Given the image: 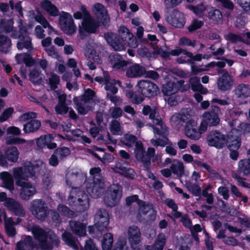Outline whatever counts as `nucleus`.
<instances>
[{"label": "nucleus", "mask_w": 250, "mask_h": 250, "mask_svg": "<svg viewBox=\"0 0 250 250\" xmlns=\"http://www.w3.org/2000/svg\"><path fill=\"white\" fill-rule=\"evenodd\" d=\"M105 39L115 50H123L127 47L136 48L138 46V40L134 35L125 26L120 27L119 35L113 33L104 34Z\"/></svg>", "instance_id": "f257e3e1"}, {"label": "nucleus", "mask_w": 250, "mask_h": 250, "mask_svg": "<svg viewBox=\"0 0 250 250\" xmlns=\"http://www.w3.org/2000/svg\"><path fill=\"white\" fill-rule=\"evenodd\" d=\"M93 11L97 21H95L90 17L83 18L82 22L83 29L90 34L95 33L100 26L108 27L110 21L107 10L102 3H95Z\"/></svg>", "instance_id": "f03ea898"}, {"label": "nucleus", "mask_w": 250, "mask_h": 250, "mask_svg": "<svg viewBox=\"0 0 250 250\" xmlns=\"http://www.w3.org/2000/svg\"><path fill=\"white\" fill-rule=\"evenodd\" d=\"M68 201L72 208L76 212H83L89 208V203L88 195L84 190H82L80 188H72Z\"/></svg>", "instance_id": "7ed1b4c3"}, {"label": "nucleus", "mask_w": 250, "mask_h": 250, "mask_svg": "<svg viewBox=\"0 0 250 250\" xmlns=\"http://www.w3.org/2000/svg\"><path fill=\"white\" fill-rule=\"evenodd\" d=\"M12 37L18 39L17 47L19 50L25 48L29 51L33 49L32 39L29 36L28 30L24 26H21L18 31L14 30L12 34Z\"/></svg>", "instance_id": "20e7f679"}, {"label": "nucleus", "mask_w": 250, "mask_h": 250, "mask_svg": "<svg viewBox=\"0 0 250 250\" xmlns=\"http://www.w3.org/2000/svg\"><path fill=\"white\" fill-rule=\"evenodd\" d=\"M123 188L119 184H113L107 188L104 197L105 204L109 207L117 206L122 196Z\"/></svg>", "instance_id": "39448f33"}, {"label": "nucleus", "mask_w": 250, "mask_h": 250, "mask_svg": "<svg viewBox=\"0 0 250 250\" xmlns=\"http://www.w3.org/2000/svg\"><path fill=\"white\" fill-rule=\"evenodd\" d=\"M59 24L61 30L67 35H72L76 31L77 27L72 15L68 12H62L59 16Z\"/></svg>", "instance_id": "423d86ee"}, {"label": "nucleus", "mask_w": 250, "mask_h": 250, "mask_svg": "<svg viewBox=\"0 0 250 250\" xmlns=\"http://www.w3.org/2000/svg\"><path fill=\"white\" fill-rule=\"evenodd\" d=\"M30 210L36 219L42 221L45 220L49 213L46 204L42 199L33 200L30 204Z\"/></svg>", "instance_id": "0eeeda50"}, {"label": "nucleus", "mask_w": 250, "mask_h": 250, "mask_svg": "<svg viewBox=\"0 0 250 250\" xmlns=\"http://www.w3.org/2000/svg\"><path fill=\"white\" fill-rule=\"evenodd\" d=\"M138 91L146 98H152L156 96L159 92L158 86L150 81L141 80L137 84Z\"/></svg>", "instance_id": "6e6552de"}, {"label": "nucleus", "mask_w": 250, "mask_h": 250, "mask_svg": "<svg viewBox=\"0 0 250 250\" xmlns=\"http://www.w3.org/2000/svg\"><path fill=\"white\" fill-rule=\"evenodd\" d=\"M138 205L139 210L136 217L138 221H142L143 219L142 215H146L149 212H150V214L148 216V220L154 221L156 219L157 211L152 203L144 201H139L138 202Z\"/></svg>", "instance_id": "1a4fd4ad"}, {"label": "nucleus", "mask_w": 250, "mask_h": 250, "mask_svg": "<svg viewBox=\"0 0 250 250\" xmlns=\"http://www.w3.org/2000/svg\"><path fill=\"white\" fill-rule=\"evenodd\" d=\"M165 17L167 22L176 28H183L185 24L186 20L184 15L177 9L168 11Z\"/></svg>", "instance_id": "9d476101"}, {"label": "nucleus", "mask_w": 250, "mask_h": 250, "mask_svg": "<svg viewBox=\"0 0 250 250\" xmlns=\"http://www.w3.org/2000/svg\"><path fill=\"white\" fill-rule=\"evenodd\" d=\"M208 145L218 149L223 148L228 143L226 136L217 130L211 131L207 136Z\"/></svg>", "instance_id": "9b49d317"}, {"label": "nucleus", "mask_w": 250, "mask_h": 250, "mask_svg": "<svg viewBox=\"0 0 250 250\" xmlns=\"http://www.w3.org/2000/svg\"><path fill=\"white\" fill-rule=\"evenodd\" d=\"M19 151L16 146H9L3 154L0 151V166L7 167V161L15 163L17 162L19 157Z\"/></svg>", "instance_id": "f8f14e48"}, {"label": "nucleus", "mask_w": 250, "mask_h": 250, "mask_svg": "<svg viewBox=\"0 0 250 250\" xmlns=\"http://www.w3.org/2000/svg\"><path fill=\"white\" fill-rule=\"evenodd\" d=\"M127 238L130 247L133 250H140L141 242V232L139 228L135 225L129 227L127 230Z\"/></svg>", "instance_id": "ddd939ff"}, {"label": "nucleus", "mask_w": 250, "mask_h": 250, "mask_svg": "<svg viewBox=\"0 0 250 250\" xmlns=\"http://www.w3.org/2000/svg\"><path fill=\"white\" fill-rule=\"evenodd\" d=\"M95 221L96 230L102 235V232L107 229L109 223L108 212L105 209H100L95 216Z\"/></svg>", "instance_id": "4468645a"}, {"label": "nucleus", "mask_w": 250, "mask_h": 250, "mask_svg": "<svg viewBox=\"0 0 250 250\" xmlns=\"http://www.w3.org/2000/svg\"><path fill=\"white\" fill-rule=\"evenodd\" d=\"M86 190L93 198L96 199L101 196L104 190L102 179L98 178L97 181L93 180L91 183L87 182L86 184Z\"/></svg>", "instance_id": "2eb2a0df"}, {"label": "nucleus", "mask_w": 250, "mask_h": 250, "mask_svg": "<svg viewBox=\"0 0 250 250\" xmlns=\"http://www.w3.org/2000/svg\"><path fill=\"white\" fill-rule=\"evenodd\" d=\"M222 76L218 79L217 86L221 90L225 91L231 89L233 84V80L227 69H218L217 70Z\"/></svg>", "instance_id": "dca6fc26"}, {"label": "nucleus", "mask_w": 250, "mask_h": 250, "mask_svg": "<svg viewBox=\"0 0 250 250\" xmlns=\"http://www.w3.org/2000/svg\"><path fill=\"white\" fill-rule=\"evenodd\" d=\"M221 112L219 106L212 105L209 111L206 112L203 117L209 126H216L219 124V114Z\"/></svg>", "instance_id": "f3484780"}, {"label": "nucleus", "mask_w": 250, "mask_h": 250, "mask_svg": "<svg viewBox=\"0 0 250 250\" xmlns=\"http://www.w3.org/2000/svg\"><path fill=\"white\" fill-rule=\"evenodd\" d=\"M185 134L187 137L192 140H198L201 138V133L198 130V124L196 121L193 119L188 121L185 127Z\"/></svg>", "instance_id": "a211bd4d"}, {"label": "nucleus", "mask_w": 250, "mask_h": 250, "mask_svg": "<svg viewBox=\"0 0 250 250\" xmlns=\"http://www.w3.org/2000/svg\"><path fill=\"white\" fill-rule=\"evenodd\" d=\"M4 205L16 216L24 217L25 215V212L21 204L12 198L8 197L6 203H4Z\"/></svg>", "instance_id": "6ab92c4d"}, {"label": "nucleus", "mask_w": 250, "mask_h": 250, "mask_svg": "<svg viewBox=\"0 0 250 250\" xmlns=\"http://www.w3.org/2000/svg\"><path fill=\"white\" fill-rule=\"evenodd\" d=\"M108 58L114 69L124 70L127 64V62L118 53H111Z\"/></svg>", "instance_id": "aec40b11"}, {"label": "nucleus", "mask_w": 250, "mask_h": 250, "mask_svg": "<svg viewBox=\"0 0 250 250\" xmlns=\"http://www.w3.org/2000/svg\"><path fill=\"white\" fill-rule=\"evenodd\" d=\"M18 186L21 187L20 191V196L23 200H29L36 192L35 187L29 182H23Z\"/></svg>", "instance_id": "412c9836"}, {"label": "nucleus", "mask_w": 250, "mask_h": 250, "mask_svg": "<svg viewBox=\"0 0 250 250\" xmlns=\"http://www.w3.org/2000/svg\"><path fill=\"white\" fill-rule=\"evenodd\" d=\"M182 81L172 82L171 81L167 82L164 84L162 88V92L164 96H169L176 94L179 90V87Z\"/></svg>", "instance_id": "4be33fe9"}, {"label": "nucleus", "mask_w": 250, "mask_h": 250, "mask_svg": "<svg viewBox=\"0 0 250 250\" xmlns=\"http://www.w3.org/2000/svg\"><path fill=\"white\" fill-rule=\"evenodd\" d=\"M32 232L35 239L39 241V245L42 249L43 246L46 245L45 241L47 238L48 232H47L39 226L34 227L32 228Z\"/></svg>", "instance_id": "5701e85b"}, {"label": "nucleus", "mask_w": 250, "mask_h": 250, "mask_svg": "<svg viewBox=\"0 0 250 250\" xmlns=\"http://www.w3.org/2000/svg\"><path fill=\"white\" fill-rule=\"evenodd\" d=\"M146 72L145 67L135 63L130 66L126 71V76L128 78H137L144 76Z\"/></svg>", "instance_id": "b1692460"}, {"label": "nucleus", "mask_w": 250, "mask_h": 250, "mask_svg": "<svg viewBox=\"0 0 250 250\" xmlns=\"http://www.w3.org/2000/svg\"><path fill=\"white\" fill-rule=\"evenodd\" d=\"M166 243V236L163 233H160L153 244L147 245V250H163Z\"/></svg>", "instance_id": "393cba45"}, {"label": "nucleus", "mask_w": 250, "mask_h": 250, "mask_svg": "<svg viewBox=\"0 0 250 250\" xmlns=\"http://www.w3.org/2000/svg\"><path fill=\"white\" fill-rule=\"evenodd\" d=\"M236 174L247 176L250 174V160L244 159L240 160L238 164Z\"/></svg>", "instance_id": "a878e982"}, {"label": "nucleus", "mask_w": 250, "mask_h": 250, "mask_svg": "<svg viewBox=\"0 0 250 250\" xmlns=\"http://www.w3.org/2000/svg\"><path fill=\"white\" fill-rule=\"evenodd\" d=\"M41 125L40 121L34 119L28 121L23 125V130L25 133H34L40 129Z\"/></svg>", "instance_id": "bb28decb"}, {"label": "nucleus", "mask_w": 250, "mask_h": 250, "mask_svg": "<svg viewBox=\"0 0 250 250\" xmlns=\"http://www.w3.org/2000/svg\"><path fill=\"white\" fill-rule=\"evenodd\" d=\"M41 6L49 16L57 17L59 15V9L50 0H42L41 2Z\"/></svg>", "instance_id": "cd10ccee"}, {"label": "nucleus", "mask_w": 250, "mask_h": 250, "mask_svg": "<svg viewBox=\"0 0 250 250\" xmlns=\"http://www.w3.org/2000/svg\"><path fill=\"white\" fill-rule=\"evenodd\" d=\"M73 232L79 236L85 235L86 232V226L85 224L79 221H74L70 223Z\"/></svg>", "instance_id": "c85d7f7f"}, {"label": "nucleus", "mask_w": 250, "mask_h": 250, "mask_svg": "<svg viewBox=\"0 0 250 250\" xmlns=\"http://www.w3.org/2000/svg\"><path fill=\"white\" fill-rule=\"evenodd\" d=\"M0 176L3 187L10 191H12L14 188V180L11 175L8 172H2L0 174Z\"/></svg>", "instance_id": "c756f323"}, {"label": "nucleus", "mask_w": 250, "mask_h": 250, "mask_svg": "<svg viewBox=\"0 0 250 250\" xmlns=\"http://www.w3.org/2000/svg\"><path fill=\"white\" fill-rule=\"evenodd\" d=\"M62 239L65 244L73 250H79V247L77 244V240L71 233L64 231L62 234Z\"/></svg>", "instance_id": "7c9ffc66"}, {"label": "nucleus", "mask_w": 250, "mask_h": 250, "mask_svg": "<svg viewBox=\"0 0 250 250\" xmlns=\"http://www.w3.org/2000/svg\"><path fill=\"white\" fill-rule=\"evenodd\" d=\"M60 241L56 234H49L48 233L47 238L45 241V246H43L42 249L44 250H52L54 247H58Z\"/></svg>", "instance_id": "2f4dec72"}, {"label": "nucleus", "mask_w": 250, "mask_h": 250, "mask_svg": "<svg viewBox=\"0 0 250 250\" xmlns=\"http://www.w3.org/2000/svg\"><path fill=\"white\" fill-rule=\"evenodd\" d=\"M13 176L16 180V184L17 186L25 182L23 180H26L27 179V174H26L24 168L21 167H18L14 169Z\"/></svg>", "instance_id": "473e14b6"}, {"label": "nucleus", "mask_w": 250, "mask_h": 250, "mask_svg": "<svg viewBox=\"0 0 250 250\" xmlns=\"http://www.w3.org/2000/svg\"><path fill=\"white\" fill-rule=\"evenodd\" d=\"M11 41L7 36L0 35V51L2 53H8L11 46Z\"/></svg>", "instance_id": "72a5a7b5"}, {"label": "nucleus", "mask_w": 250, "mask_h": 250, "mask_svg": "<svg viewBox=\"0 0 250 250\" xmlns=\"http://www.w3.org/2000/svg\"><path fill=\"white\" fill-rule=\"evenodd\" d=\"M113 234L109 232L104 234L101 243L103 250H111L113 246Z\"/></svg>", "instance_id": "f704fd0d"}, {"label": "nucleus", "mask_w": 250, "mask_h": 250, "mask_svg": "<svg viewBox=\"0 0 250 250\" xmlns=\"http://www.w3.org/2000/svg\"><path fill=\"white\" fill-rule=\"evenodd\" d=\"M229 144L228 147L229 149H238L241 146V137L239 136H233L230 135L228 136V142Z\"/></svg>", "instance_id": "c9c22d12"}, {"label": "nucleus", "mask_w": 250, "mask_h": 250, "mask_svg": "<svg viewBox=\"0 0 250 250\" xmlns=\"http://www.w3.org/2000/svg\"><path fill=\"white\" fill-rule=\"evenodd\" d=\"M186 7L192 11L196 16L199 17L202 16L206 10V7L203 3H201L196 5L187 4L186 5Z\"/></svg>", "instance_id": "e433bc0d"}, {"label": "nucleus", "mask_w": 250, "mask_h": 250, "mask_svg": "<svg viewBox=\"0 0 250 250\" xmlns=\"http://www.w3.org/2000/svg\"><path fill=\"white\" fill-rule=\"evenodd\" d=\"M126 95L130 100L132 103L134 104H140L145 99L144 98L140 95L136 93L132 90H128L126 91Z\"/></svg>", "instance_id": "4c0bfd02"}, {"label": "nucleus", "mask_w": 250, "mask_h": 250, "mask_svg": "<svg viewBox=\"0 0 250 250\" xmlns=\"http://www.w3.org/2000/svg\"><path fill=\"white\" fill-rule=\"evenodd\" d=\"M53 139L51 134L42 135L36 140V144L41 148H44L47 142H51Z\"/></svg>", "instance_id": "58836bf2"}, {"label": "nucleus", "mask_w": 250, "mask_h": 250, "mask_svg": "<svg viewBox=\"0 0 250 250\" xmlns=\"http://www.w3.org/2000/svg\"><path fill=\"white\" fill-rule=\"evenodd\" d=\"M208 18L216 22H219L222 21L223 16L221 12L217 9L212 8L208 12Z\"/></svg>", "instance_id": "ea45409f"}, {"label": "nucleus", "mask_w": 250, "mask_h": 250, "mask_svg": "<svg viewBox=\"0 0 250 250\" xmlns=\"http://www.w3.org/2000/svg\"><path fill=\"white\" fill-rule=\"evenodd\" d=\"M73 101L75 105V108L79 114L85 115L87 113L88 110L84 107L83 101H81L79 97H74Z\"/></svg>", "instance_id": "a19ab883"}, {"label": "nucleus", "mask_w": 250, "mask_h": 250, "mask_svg": "<svg viewBox=\"0 0 250 250\" xmlns=\"http://www.w3.org/2000/svg\"><path fill=\"white\" fill-rule=\"evenodd\" d=\"M95 96V92L90 88L86 89L84 93L80 97V100L84 104L89 103L93 100Z\"/></svg>", "instance_id": "79ce46f5"}, {"label": "nucleus", "mask_w": 250, "mask_h": 250, "mask_svg": "<svg viewBox=\"0 0 250 250\" xmlns=\"http://www.w3.org/2000/svg\"><path fill=\"white\" fill-rule=\"evenodd\" d=\"M170 168L172 173L179 177H182L184 174V166L181 162L177 163V165H172Z\"/></svg>", "instance_id": "37998d69"}, {"label": "nucleus", "mask_w": 250, "mask_h": 250, "mask_svg": "<svg viewBox=\"0 0 250 250\" xmlns=\"http://www.w3.org/2000/svg\"><path fill=\"white\" fill-rule=\"evenodd\" d=\"M248 84L241 83L239 84L235 89V94L239 98L247 97L248 96Z\"/></svg>", "instance_id": "c03bdc74"}, {"label": "nucleus", "mask_w": 250, "mask_h": 250, "mask_svg": "<svg viewBox=\"0 0 250 250\" xmlns=\"http://www.w3.org/2000/svg\"><path fill=\"white\" fill-rule=\"evenodd\" d=\"M225 38L226 40L229 41L231 43H235L237 42H243L248 45L250 44V43L249 42H245L243 40L241 36L235 33L231 32L229 33L228 34L225 35Z\"/></svg>", "instance_id": "a18cd8bd"}, {"label": "nucleus", "mask_w": 250, "mask_h": 250, "mask_svg": "<svg viewBox=\"0 0 250 250\" xmlns=\"http://www.w3.org/2000/svg\"><path fill=\"white\" fill-rule=\"evenodd\" d=\"M111 250H129L125 239L119 238L113 245Z\"/></svg>", "instance_id": "49530a36"}, {"label": "nucleus", "mask_w": 250, "mask_h": 250, "mask_svg": "<svg viewBox=\"0 0 250 250\" xmlns=\"http://www.w3.org/2000/svg\"><path fill=\"white\" fill-rule=\"evenodd\" d=\"M196 44V41L191 40L186 37H183L180 38L178 42V45L181 46H191L194 48Z\"/></svg>", "instance_id": "de8ad7c7"}, {"label": "nucleus", "mask_w": 250, "mask_h": 250, "mask_svg": "<svg viewBox=\"0 0 250 250\" xmlns=\"http://www.w3.org/2000/svg\"><path fill=\"white\" fill-rule=\"evenodd\" d=\"M187 188L188 189V190L194 196H201V189L198 184L190 183L187 186Z\"/></svg>", "instance_id": "09e8293b"}, {"label": "nucleus", "mask_w": 250, "mask_h": 250, "mask_svg": "<svg viewBox=\"0 0 250 250\" xmlns=\"http://www.w3.org/2000/svg\"><path fill=\"white\" fill-rule=\"evenodd\" d=\"M54 153L60 156L61 158H63L68 156L70 153V150L67 147L63 146L56 148Z\"/></svg>", "instance_id": "8fccbe9b"}, {"label": "nucleus", "mask_w": 250, "mask_h": 250, "mask_svg": "<svg viewBox=\"0 0 250 250\" xmlns=\"http://www.w3.org/2000/svg\"><path fill=\"white\" fill-rule=\"evenodd\" d=\"M168 142L169 139L168 138H165V139L159 138L156 139H152L150 140L152 145L156 147L159 146L164 147L168 144Z\"/></svg>", "instance_id": "3c124183"}, {"label": "nucleus", "mask_w": 250, "mask_h": 250, "mask_svg": "<svg viewBox=\"0 0 250 250\" xmlns=\"http://www.w3.org/2000/svg\"><path fill=\"white\" fill-rule=\"evenodd\" d=\"M188 119V116L184 113H176L171 118L173 122L177 123V124L184 123Z\"/></svg>", "instance_id": "603ef678"}, {"label": "nucleus", "mask_w": 250, "mask_h": 250, "mask_svg": "<svg viewBox=\"0 0 250 250\" xmlns=\"http://www.w3.org/2000/svg\"><path fill=\"white\" fill-rule=\"evenodd\" d=\"M37 116V113L35 112H28L21 114L19 117V120L21 122H25L29 120L36 119Z\"/></svg>", "instance_id": "864d4df0"}, {"label": "nucleus", "mask_w": 250, "mask_h": 250, "mask_svg": "<svg viewBox=\"0 0 250 250\" xmlns=\"http://www.w3.org/2000/svg\"><path fill=\"white\" fill-rule=\"evenodd\" d=\"M204 24V22L202 21H198L197 19H195L193 21L191 24L188 26V29L189 32H193L200 29Z\"/></svg>", "instance_id": "5fc2aeb1"}, {"label": "nucleus", "mask_w": 250, "mask_h": 250, "mask_svg": "<svg viewBox=\"0 0 250 250\" xmlns=\"http://www.w3.org/2000/svg\"><path fill=\"white\" fill-rule=\"evenodd\" d=\"M60 77L56 74H52L51 77L49 79V85L51 88L53 90L57 88V85L60 83Z\"/></svg>", "instance_id": "6e6d98bb"}, {"label": "nucleus", "mask_w": 250, "mask_h": 250, "mask_svg": "<svg viewBox=\"0 0 250 250\" xmlns=\"http://www.w3.org/2000/svg\"><path fill=\"white\" fill-rule=\"evenodd\" d=\"M190 84L191 89L194 92H196L202 85L200 83V79L198 77L191 78L189 80Z\"/></svg>", "instance_id": "4d7b16f0"}, {"label": "nucleus", "mask_w": 250, "mask_h": 250, "mask_svg": "<svg viewBox=\"0 0 250 250\" xmlns=\"http://www.w3.org/2000/svg\"><path fill=\"white\" fill-rule=\"evenodd\" d=\"M14 112L13 107H9L5 109L0 115V122H3L8 120Z\"/></svg>", "instance_id": "13d9d810"}, {"label": "nucleus", "mask_w": 250, "mask_h": 250, "mask_svg": "<svg viewBox=\"0 0 250 250\" xmlns=\"http://www.w3.org/2000/svg\"><path fill=\"white\" fill-rule=\"evenodd\" d=\"M57 210L62 215L65 216H69L73 213L69 208L62 204H59L58 205Z\"/></svg>", "instance_id": "bf43d9fd"}, {"label": "nucleus", "mask_w": 250, "mask_h": 250, "mask_svg": "<svg viewBox=\"0 0 250 250\" xmlns=\"http://www.w3.org/2000/svg\"><path fill=\"white\" fill-rule=\"evenodd\" d=\"M24 170L28 177H32L35 175V166L31 162L24 166Z\"/></svg>", "instance_id": "052dcab7"}, {"label": "nucleus", "mask_w": 250, "mask_h": 250, "mask_svg": "<svg viewBox=\"0 0 250 250\" xmlns=\"http://www.w3.org/2000/svg\"><path fill=\"white\" fill-rule=\"evenodd\" d=\"M220 6L224 9L232 10L234 9V4L231 0H216Z\"/></svg>", "instance_id": "680f3d73"}, {"label": "nucleus", "mask_w": 250, "mask_h": 250, "mask_svg": "<svg viewBox=\"0 0 250 250\" xmlns=\"http://www.w3.org/2000/svg\"><path fill=\"white\" fill-rule=\"evenodd\" d=\"M25 142L24 139L19 137H14L9 136L6 139V143L7 145H20L22 144Z\"/></svg>", "instance_id": "e2e57ef3"}, {"label": "nucleus", "mask_w": 250, "mask_h": 250, "mask_svg": "<svg viewBox=\"0 0 250 250\" xmlns=\"http://www.w3.org/2000/svg\"><path fill=\"white\" fill-rule=\"evenodd\" d=\"M50 216L52 224L56 227L59 226L61 222V218L58 212L55 210L52 211Z\"/></svg>", "instance_id": "0e129e2a"}, {"label": "nucleus", "mask_w": 250, "mask_h": 250, "mask_svg": "<svg viewBox=\"0 0 250 250\" xmlns=\"http://www.w3.org/2000/svg\"><path fill=\"white\" fill-rule=\"evenodd\" d=\"M22 61L26 66L31 67L35 64V61L30 54L24 53Z\"/></svg>", "instance_id": "69168bd1"}, {"label": "nucleus", "mask_w": 250, "mask_h": 250, "mask_svg": "<svg viewBox=\"0 0 250 250\" xmlns=\"http://www.w3.org/2000/svg\"><path fill=\"white\" fill-rule=\"evenodd\" d=\"M121 129V125L119 121L113 120L110 124V131L113 135L117 134Z\"/></svg>", "instance_id": "338daca9"}, {"label": "nucleus", "mask_w": 250, "mask_h": 250, "mask_svg": "<svg viewBox=\"0 0 250 250\" xmlns=\"http://www.w3.org/2000/svg\"><path fill=\"white\" fill-rule=\"evenodd\" d=\"M55 110L56 113L58 115H65L68 111V107L66 104H57Z\"/></svg>", "instance_id": "774afa93"}]
</instances>
